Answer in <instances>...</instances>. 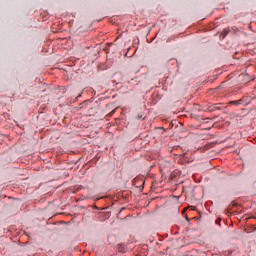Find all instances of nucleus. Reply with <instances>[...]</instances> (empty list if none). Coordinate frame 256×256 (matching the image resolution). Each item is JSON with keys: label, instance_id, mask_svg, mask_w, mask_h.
I'll return each instance as SVG.
<instances>
[{"label": "nucleus", "instance_id": "f03ea898", "mask_svg": "<svg viewBox=\"0 0 256 256\" xmlns=\"http://www.w3.org/2000/svg\"><path fill=\"white\" fill-rule=\"evenodd\" d=\"M241 103V100H237V101H231L230 105H236L238 106Z\"/></svg>", "mask_w": 256, "mask_h": 256}, {"label": "nucleus", "instance_id": "f257e3e1", "mask_svg": "<svg viewBox=\"0 0 256 256\" xmlns=\"http://www.w3.org/2000/svg\"><path fill=\"white\" fill-rule=\"evenodd\" d=\"M228 34H229V30H228V29H224V30L222 31L223 39H225V37H227Z\"/></svg>", "mask_w": 256, "mask_h": 256}, {"label": "nucleus", "instance_id": "39448f33", "mask_svg": "<svg viewBox=\"0 0 256 256\" xmlns=\"http://www.w3.org/2000/svg\"><path fill=\"white\" fill-rule=\"evenodd\" d=\"M142 118H143V116H141V115L137 116V119H142Z\"/></svg>", "mask_w": 256, "mask_h": 256}, {"label": "nucleus", "instance_id": "7ed1b4c3", "mask_svg": "<svg viewBox=\"0 0 256 256\" xmlns=\"http://www.w3.org/2000/svg\"><path fill=\"white\" fill-rule=\"evenodd\" d=\"M217 109H221V108L219 107V104H214V105L212 106V108H211V111H215V110H217Z\"/></svg>", "mask_w": 256, "mask_h": 256}, {"label": "nucleus", "instance_id": "20e7f679", "mask_svg": "<svg viewBox=\"0 0 256 256\" xmlns=\"http://www.w3.org/2000/svg\"><path fill=\"white\" fill-rule=\"evenodd\" d=\"M216 225H221V219L216 220Z\"/></svg>", "mask_w": 256, "mask_h": 256}, {"label": "nucleus", "instance_id": "423d86ee", "mask_svg": "<svg viewBox=\"0 0 256 256\" xmlns=\"http://www.w3.org/2000/svg\"><path fill=\"white\" fill-rule=\"evenodd\" d=\"M113 113H115V110H113L112 112H110V115H113Z\"/></svg>", "mask_w": 256, "mask_h": 256}]
</instances>
